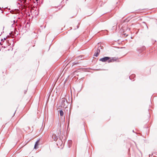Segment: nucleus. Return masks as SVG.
<instances>
[{"mask_svg":"<svg viewBox=\"0 0 157 157\" xmlns=\"http://www.w3.org/2000/svg\"><path fill=\"white\" fill-rule=\"evenodd\" d=\"M13 21H14V23L15 22V21H14V20Z\"/></svg>","mask_w":157,"mask_h":157,"instance_id":"obj_11","label":"nucleus"},{"mask_svg":"<svg viewBox=\"0 0 157 157\" xmlns=\"http://www.w3.org/2000/svg\"><path fill=\"white\" fill-rule=\"evenodd\" d=\"M98 54H99V53L96 52L95 53L94 56L96 57H97L98 56Z\"/></svg>","mask_w":157,"mask_h":157,"instance_id":"obj_6","label":"nucleus"},{"mask_svg":"<svg viewBox=\"0 0 157 157\" xmlns=\"http://www.w3.org/2000/svg\"><path fill=\"white\" fill-rule=\"evenodd\" d=\"M117 58L116 57H104L103 58H101L99 61L102 62H105L107 61L108 63L114 62L116 61Z\"/></svg>","mask_w":157,"mask_h":157,"instance_id":"obj_1","label":"nucleus"},{"mask_svg":"<svg viewBox=\"0 0 157 157\" xmlns=\"http://www.w3.org/2000/svg\"><path fill=\"white\" fill-rule=\"evenodd\" d=\"M2 34V33H1V34H0V35H1Z\"/></svg>","mask_w":157,"mask_h":157,"instance_id":"obj_12","label":"nucleus"},{"mask_svg":"<svg viewBox=\"0 0 157 157\" xmlns=\"http://www.w3.org/2000/svg\"><path fill=\"white\" fill-rule=\"evenodd\" d=\"M6 40V38H4L3 39H2V40Z\"/></svg>","mask_w":157,"mask_h":157,"instance_id":"obj_9","label":"nucleus"},{"mask_svg":"<svg viewBox=\"0 0 157 157\" xmlns=\"http://www.w3.org/2000/svg\"><path fill=\"white\" fill-rule=\"evenodd\" d=\"M96 52L99 53L100 52V50L99 49H98L96 51Z\"/></svg>","mask_w":157,"mask_h":157,"instance_id":"obj_7","label":"nucleus"},{"mask_svg":"<svg viewBox=\"0 0 157 157\" xmlns=\"http://www.w3.org/2000/svg\"><path fill=\"white\" fill-rule=\"evenodd\" d=\"M59 113H60V116H63V112L62 110H60L59 111Z\"/></svg>","mask_w":157,"mask_h":157,"instance_id":"obj_5","label":"nucleus"},{"mask_svg":"<svg viewBox=\"0 0 157 157\" xmlns=\"http://www.w3.org/2000/svg\"><path fill=\"white\" fill-rule=\"evenodd\" d=\"M135 76V75H132L131 76H129V78L130 79H131V78L132 77H134Z\"/></svg>","mask_w":157,"mask_h":157,"instance_id":"obj_8","label":"nucleus"},{"mask_svg":"<svg viewBox=\"0 0 157 157\" xmlns=\"http://www.w3.org/2000/svg\"><path fill=\"white\" fill-rule=\"evenodd\" d=\"M58 133L57 134V135L55 133L52 134V137L54 141H56L57 140L60 134V131L59 130Z\"/></svg>","mask_w":157,"mask_h":157,"instance_id":"obj_2","label":"nucleus"},{"mask_svg":"<svg viewBox=\"0 0 157 157\" xmlns=\"http://www.w3.org/2000/svg\"><path fill=\"white\" fill-rule=\"evenodd\" d=\"M78 28V26H77V28Z\"/></svg>","mask_w":157,"mask_h":157,"instance_id":"obj_10","label":"nucleus"},{"mask_svg":"<svg viewBox=\"0 0 157 157\" xmlns=\"http://www.w3.org/2000/svg\"><path fill=\"white\" fill-rule=\"evenodd\" d=\"M66 101L67 102L65 98H62L61 100L62 105L63 106V107H64L65 106V102Z\"/></svg>","mask_w":157,"mask_h":157,"instance_id":"obj_3","label":"nucleus"},{"mask_svg":"<svg viewBox=\"0 0 157 157\" xmlns=\"http://www.w3.org/2000/svg\"><path fill=\"white\" fill-rule=\"evenodd\" d=\"M38 140L36 142V143L35 144V145H34V149H36V147L38 145Z\"/></svg>","mask_w":157,"mask_h":157,"instance_id":"obj_4","label":"nucleus"}]
</instances>
